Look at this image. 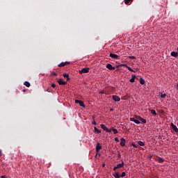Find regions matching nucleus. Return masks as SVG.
<instances>
[{
  "instance_id": "a18cd8bd",
  "label": "nucleus",
  "mask_w": 178,
  "mask_h": 178,
  "mask_svg": "<svg viewBox=\"0 0 178 178\" xmlns=\"http://www.w3.org/2000/svg\"><path fill=\"white\" fill-rule=\"evenodd\" d=\"M0 156H2V154H0Z\"/></svg>"
},
{
  "instance_id": "37998d69",
  "label": "nucleus",
  "mask_w": 178,
  "mask_h": 178,
  "mask_svg": "<svg viewBox=\"0 0 178 178\" xmlns=\"http://www.w3.org/2000/svg\"><path fill=\"white\" fill-rule=\"evenodd\" d=\"M100 94H104V92H100Z\"/></svg>"
},
{
  "instance_id": "c85d7f7f",
  "label": "nucleus",
  "mask_w": 178,
  "mask_h": 178,
  "mask_svg": "<svg viewBox=\"0 0 178 178\" xmlns=\"http://www.w3.org/2000/svg\"><path fill=\"white\" fill-rule=\"evenodd\" d=\"M126 176V172H123L122 175L120 176V177H124Z\"/></svg>"
},
{
  "instance_id": "9d476101",
  "label": "nucleus",
  "mask_w": 178,
  "mask_h": 178,
  "mask_svg": "<svg viewBox=\"0 0 178 178\" xmlns=\"http://www.w3.org/2000/svg\"><path fill=\"white\" fill-rule=\"evenodd\" d=\"M120 145H121V147H124V145H126V139L125 138H121Z\"/></svg>"
},
{
  "instance_id": "473e14b6",
  "label": "nucleus",
  "mask_w": 178,
  "mask_h": 178,
  "mask_svg": "<svg viewBox=\"0 0 178 178\" xmlns=\"http://www.w3.org/2000/svg\"><path fill=\"white\" fill-rule=\"evenodd\" d=\"M47 92H51V91H52V90H51V88H49L47 89Z\"/></svg>"
},
{
  "instance_id": "58836bf2",
  "label": "nucleus",
  "mask_w": 178,
  "mask_h": 178,
  "mask_svg": "<svg viewBox=\"0 0 178 178\" xmlns=\"http://www.w3.org/2000/svg\"><path fill=\"white\" fill-rule=\"evenodd\" d=\"M116 169H118V167L117 166H115V167H114L113 168V170H116Z\"/></svg>"
},
{
  "instance_id": "b1692460",
  "label": "nucleus",
  "mask_w": 178,
  "mask_h": 178,
  "mask_svg": "<svg viewBox=\"0 0 178 178\" xmlns=\"http://www.w3.org/2000/svg\"><path fill=\"white\" fill-rule=\"evenodd\" d=\"M63 66H66L65 63H60L59 65H58V67H63Z\"/></svg>"
},
{
  "instance_id": "39448f33",
  "label": "nucleus",
  "mask_w": 178,
  "mask_h": 178,
  "mask_svg": "<svg viewBox=\"0 0 178 178\" xmlns=\"http://www.w3.org/2000/svg\"><path fill=\"white\" fill-rule=\"evenodd\" d=\"M59 86H66V84H67V81H64L63 80L60 79H58L57 80Z\"/></svg>"
},
{
  "instance_id": "423d86ee",
  "label": "nucleus",
  "mask_w": 178,
  "mask_h": 178,
  "mask_svg": "<svg viewBox=\"0 0 178 178\" xmlns=\"http://www.w3.org/2000/svg\"><path fill=\"white\" fill-rule=\"evenodd\" d=\"M113 99L115 101V102H120V97L118 95H113Z\"/></svg>"
},
{
  "instance_id": "f3484780",
  "label": "nucleus",
  "mask_w": 178,
  "mask_h": 178,
  "mask_svg": "<svg viewBox=\"0 0 178 178\" xmlns=\"http://www.w3.org/2000/svg\"><path fill=\"white\" fill-rule=\"evenodd\" d=\"M138 144L140 147H144V145H145V144L143 141H141V140L138 141Z\"/></svg>"
},
{
  "instance_id": "79ce46f5",
  "label": "nucleus",
  "mask_w": 178,
  "mask_h": 178,
  "mask_svg": "<svg viewBox=\"0 0 178 178\" xmlns=\"http://www.w3.org/2000/svg\"><path fill=\"white\" fill-rule=\"evenodd\" d=\"M118 156H119V158H120V156H121L120 154H118Z\"/></svg>"
},
{
  "instance_id": "cd10ccee",
  "label": "nucleus",
  "mask_w": 178,
  "mask_h": 178,
  "mask_svg": "<svg viewBox=\"0 0 178 178\" xmlns=\"http://www.w3.org/2000/svg\"><path fill=\"white\" fill-rule=\"evenodd\" d=\"M161 98H166V94H163V93H161Z\"/></svg>"
},
{
  "instance_id": "bb28decb",
  "label": "nucleus",
  "mask_w": 178,
  "mask_h": 178,
  "mask_svg": "<svg viewBox=\"0 0 178 178\" xmlns=\"http://www.w3.org/2000/svg\"><path fill=\"white\" fill-rule=\"evenodd\" d=\"M134 123H136V124H140V120L135 119Z\"/></svg>"
},
{
  "instance_id": "49530a36",
  "label": "nucleus",
  "mask_w": 178,
  "mask_h": 178,
  "mask_svg": "<svg viewBox=\"0 0 178 178\" xmlns=\"http://www.w3.org/2000/svg\"><path fill=\"white\" fill-rule=\"evenodd\" d=\"M103 166H105V164H103Z\"/></svg>"
},
{
  "instance_id": "4468645a",
  "label": "nucleus",
  "mask_w": 178,
  "mask_h": 178,
  "mask_svg": "<svg viewBox=\"0 0 178 178\" xmlns=\"http://www.w3.org/2000/svg\"><path fill=\"white\" fill-rule=\"evenodd\" d=\"M94 130H95V134H99L101 133V130H99L98 129H97V127H94Z\"/></svg>"
},
{
  "instance_id": "0eeeda50",
  "label": "nucleus",
  "mask_w": 178,
  "mask_h": 178,
  "mask_svg": "<svg viewBox=\"0 0 178 178\" xmlns=\"http://www.w3.org/2000/svg\"><path fill=\"white\" fill-rule=\"evenodd\" d=\"M106 67L108 69V70H115V67L112 66L111 64H106Z\"/></svg>"
},
{
  "instance_id": "2f4dec72",
  "label": "nucleus",
  "mask_w": 178,
  "mask_h": 178,
  "mask_svg": "<svg viewBox=\"0 0 178 178\" xmlns=\"http://www.w3.org/2000/svg\"><path fill=\"white\" fill-rule=\"evenodd\" d=\"M131 145H132V147H134V148H137V146L135 143H132Z\"/></svg>"
},
{
  "instance_id": "c9c22d12",
  "label": "nucleus",
  "mask_w": 178,
  "mask_h": 178,
  "mask_svg": "<svg viewBox=\"0 0 178 178\" xmlns=\"http://www.w3.org/2000/svg\"><path fill=\"white\" fill-rule=\"evenodd\" d=\"M64 63H65V65H70V62H67V61L64 62Z\"/></svg>"
},
{
  "instance_id": "f8f14e48",
  "label": "nucleus",
  "mask_w": 178,
  "mask_h": 178,
  "mask_svg": "<svg viewBox=\"0 0 178 178\" xmlns=\"http://www.w3.org/2000/svg\"><path fill=\"white\" fill-rule=\"evenodd\" d=\"M171 56H173L174 58H177L178 53L176 51H172L170 54Z\"/></svg>"
},
{
  "instance_id": "c03bdc74",
  "label": "nucleus",
  "mask_w": 178,
  "mask_h": 178,
  "mask_svg": "<svg viewBox=\"0 0 178 178\" xmlns=\"http://www.w3.org/2000/svg\"><path fill=\"white\" fill-rule=\"evenodd\" d=\"M0 154H2V151L0 149Z\"/></svg>"
},
{
  "instance_id": "412c9836",
  "label": "nucleus",
  "mask_w": 178,
  "mask_h": 178,
  "mask_svg": "<svg viewBox=\"0 0 178 178\" xmlns=\"http://www.w3.org/2000/svg\"><path fill=\"white\" fill-rule=\"evenodd\" d=\"M150 112H151L152 115H154V116H156L157 113H156V111L155 110L152 109L150 111Z\"/></svg>"
},
{
  "instance_id": "a211bd4d",
  "label": "nucleus",
  "mask_w": 178,
  "mask_h": 178,
  "mask_svg": "<svg viewBox=\"0 0 178 178\" xmlns=\"http://www.w3.org/2000/svg\"><path fill=\"white\" fill-rule=\"evenodd\" d=\"M140 83L143 85L145 84V80H144V79L140 78Z\"/></svg>"
},
{
  "instance_id": "ea45409f",
  "label": "nucleus",
  "mask_w": 178,
  "mask_h": 178,
  "mask_svg": "<svg viewBox=\"0 0 178 178\" xmlns=\"http://www.w3.org/2000/svg\"><path fill=\"white\" fill-rule=\"evenodd\" d=\"M53 76H58V74L53 72Z\"/></svg>"
},
{
  "instance_id": "f257e3e1",
  "label": "nucleus",
  "mask_w": 178,
  "mask_h": 178,
  "mask_svg": "<svg viewBox=\"0 0 178 178\" xmlns=\"http://www.w3.org/2000/svg\"><path fill=\"white\" fill-rule=\"evenodd\" d=\"M100 126H101V128L102 129V130H104V131H106V133H112V129H108V127H106V126H105V124H102Z\"/></svg>"
},
{
  "instance_id": "393cba45",
  "label": "nucleus",
  "mask_w": 178,
  "mask_h": 178,
  "mask_svg": "<svg viewBox=\"0 0 178 178\" xmlns=\"http://www.w3.org/2000/svg\"><path fill=\"white\" fill-rule=\"evenodd\" d=\"M163 162H165V159H162V158H160V159H159V163H163Z\"/></svg>"
},
{
  "instance_id": "20e7f679",
  "label": "nucleus",
  "mask_w": 178,
  "mask_h": 178,
  "mask_svg": "<svg viewBox=\"0 0 178 178\" xmlns=\"http://www.w3.org/2000/svg\"><path fill=\"white\" fill-rule=\"evenodd\" d=\"M75 104H79L80 106H82V108H86V105L84 104V102L81 100H75Z\"/></svg>"
},
{
  "instance_id": "5701e85b",
  "label": "nucleus",
  "mask_w": 178,
  "mask_h": 178,
  "mask_svg": "<svg viewBox=\"0 0 178 178\" xmlns=\"http://www.w3.org/2000/svg\"><path fill=\"white\" fill-rule=\"evenodd\" d=\"M111 131L114 133V134H118V129L112 128Z\"/></svg>"
},
{
  "instance_id": "c756f323",
  "label": "nucleus",
  "mask_w": 178,
  "mask_h": 178,
  "mask_svg": "<svg viewBox=\"0 0 178 178\" xmlns=\"http://www.w3.org/2000/svg\"><path fill=\"white\" fill-rule=\"evenodd\" d=\"M128 58L129 59H136V56H129Z\"/></svg>"
},
{
  "instance_id": "ddd939ff",
  "label": "nucleus",
  "mask_w": 178,
  "mask_h": 178,
  "mask_svg": "<svg viewBox=\"0 0 178 178\" xmlns=\"http://www.w3.org/2000/svg\"><path fill=\"white\" fill-rule=\"evenodd\" d=\"M123 166H124V162H123V161H122L121 163H119L117 165L118 169H120V168H123Z\"/></svg>"
},
{
  "instance_id": "dca6fc26",
  "label": "nucleus",
  "mask_w": 178,
  "mask_h": 178,
  "mask_svg": "<svg viewBox=\"0 0 178 178\" xmlns=\"http://www.w3.org/2000/svg\"><path fill=\"white\" fill-rule=\"evenodd\" d=\"M136 80V75H132V78L129 80L130 83H134Z\"/></svg>"
},
{
  "instance_id": "09e8293b",
  "label": "nucleus",
  "mask_w": 178,
  "mask_h": 178,
  "mask_svg": "<svg viewBox=\"0 0 178 178\" xmlns=\"http://www.w3.org/2000/svg\"><path fill=\"white\" fill-rule=\"evenodd\" d=\"M23 91L24 92V91H26V90H24Z\"/></svg>"
},
{
  "instance_id": "4be33fe9",
  "label": "nucleus",
  "mask_w": 178,
  "mask_h": 178,
  "mask_svg": "<svg viewBox=\"0 0 178 178\" xmlns=\"http://www.w3.org/2000/svg\"><path fill=\"white\" fill-rule=\"evenodd\" d=\"M24 86H26V87H30V82L29 81H25L24 83Z\"/></svg>"
},
{
  "instance_id": "e433bc0d",
  "label": "nucleus",
  "mask_w": 178,
  "mask_h": 178,
  "mask_svg": "<svg viewBox=\"0 0 178 178\" xmlns=\"http://www.w3.org/2000/svg\"><path fill=\"white\" fill-rule=\"evenodd\" d=\"M92 124H94L95 126H97V122H95V121H93V122H92Z\"/></svg>"
},
{
  "instance_id": "7c9ffc66",
  "label": "nucleus",
  "mask_w": 178,
  "mask_h": 178,
  "mask_svg": "<svg viewBox=\"0 0 178 178\" xmlns=\"http://www.w3.org/2000/svg\"><path fill=\"white\" fill-rule=\"evenodd\" d=\"M135 120H136V118H130V121H131V122H134Z\"/></svg>"
},
{
  "instance_id": "6ab92c4d",
  "label": "nucleus",
  "mask_w": 178,
  "mask_h": 178,
  "mask_svg": "<svg viewBox=\"0 0 178 178\" xmlns=\"http://www.w3.org/2000/svg\"><path fill=\"white\" fill-rule=\"evenodd\" d=\"M115 178H120V175H119V172H115L113 175Z\"/></svg>"
},
{
  "instance_id": "a19ab883",
  "label": "nucleus",
  "mask_w": 178,
  "mask_h": 178,
  "mask_svg": "<svg viewBox=\"0 0 178 178\" xmlns=\"http://www.w3.org/2000/svg\"><path fill=\"white\" fill-rule=\"evenodd\" d=\"M110 112H113V108H111Z\"/></svg>"
},
{
  "instance_id": "2eb2a0df",
  "label": "nucleus",
  "mask_w": 178,
  "mask_h": 178,
  "mask_svg": "<svg viewBox=\"0 0 178 178\" xmlns=\"http://www.w3.org/2000/svg\"><path fill=\"white\" fill-rule=\"evenodd\" d=\"M63 77L67 78V81H69L70 80V78H69V74H63Z\"/></svg>"
},
{
  "instance_id": "7ed1b4c3",
  "label": "nucleus",
  "mask_w": 178,
  "mask_h": 178,
  "mask_svg": "<svg viewBox=\"0 0 178 178\" xmlns=\"http://www.w3.org/2000/svg\"><path fill=\"white\" fill-rule=\"evenodd\" d=\"M90 72V68L84 67L81 70L79 71L80 74H83V73H88Z\"/></svg>"
},
{
  "instance_id": "1a4fd4ad",
  "label": "nucleus",
  "mask_w": 178,
  "mask_h": 178,
  "mask_svg": "<svg viewBox=\"0 0 178 178\" xmlns=\"http://www.w3.org/2000/svg\"><path fill=\"white\" fill-rule=\"evenodd\" d=\"M109 56L110 58H112V59H119V56H118V54H113L111 53Z\"/></svg>"
},
{
  "instance_id": "de8ad7c7",
  "label": "nucleus",
  "mask_w": 178,
  "mask_h": 178,
  "mask_svg": "<svg viewBox=\"0 0 178 178\" xmlns=\"http://www.w3.org/2000/svg\"><path fill=\"white\" fill-rule=\"evenodd\" d=\"M177 88H178V83H177Z\"/></svg>"
},
{
  "instance_id": "72a5a7b5",
  "label": "nucleus",
  "mask_w": 178,
  "mask_h": 178,
  "mask_svg": "<svg viewBox=\"0 0 178 178\" xmlns=\"http://www.w3.org/2000/svg\"><path fill=\"white\" fill-rule=\"evenodd\" d=\"M51 87H52L53 88H55V87H56V85L55 83H52V84H51Z\"/></svg>"
},
{
  "instance_id": "a878e982",
  "label": "nucleus",
  "mask_w": 178,
  "mask_h": 178,
  "mask_svg": "<svg viewBox=\"0 0 178 178\" xmlns=\"http://www.w3.org/2000/svg\"><path fill=\"white\" fill-rule=\"evenodd\" d=\"M131 1V0H124V3L126 5H129V3H130Z\"/></svg>"
},
{
  "instance_id": "f704fd0d",
  "label": "nucleus",
  "mask_w": 178,
  "mask_h": 178,
  "mask_svg": "<svg viewBox=\"0 0 178 178\" xmlns=\"http://www.w3.org/2000/svg\"><path fill=\"white\" fill-rule=\"evenodd\" d=\"M115 141H116V143H119V138H115Z\"/></svg>"
},
{
  "instance_id": "f03ea898",
  "label": "nucleus",
  "mask_w": 178,
  "mask_h": 178,
  "mask_svg": "<svg viewBox=\"0 0 178 178\" xmlns=\"http://www.w3.org/2000/svg\"><path fill=\"white\" fill-rule=\"evenodd\" d=\"M135 119H137L138 120H140V122H142V123H147V120L141 118L140 116H138V115H135L134 116Z\"/></svg>"
},
{
  "instance_id": "6e6552de",
  "label": "nucleus",
  "mask_w": 178,
  "mask_h": 178,
  "mask_svg": "<svg viewBox=\"0 0 178 178\" xmlns=\"http://www.w3.org/2000/svg\"><path fill=\"white\" fill-rule=\"evenodd\" d=\"M100 149H102V146L99 144V143H97L96 145V152H99Z\"/></svg>"
},
{
  "instance_id": "aec40b11",
  "label": "nucleus",
  "mask_w": 178,
  "mask_h": 178,
  "mask_svg": "<svg viewBox=\"0 0 178 178\" xmlns=\"http://www.w3.org/2000/svg\"><path fill=\"white\" fill-rule=\"evenodd\" d=\"M124 66L125 67H127V69H128V70H129V72H135L134 71L133 69H131V67H129L127 65H125Z\"/></svg>"
},
{
  "instance_id": "4c0bfd02",
  "label": "nucleus",
  "mask_w": 178,
  "mask_h": 178,
  "mask_svg": "<svg viewBox=\"0 0 178 178\" xmlns=\"http://www.w3.org/2000/svg\"><path fill=\"white\" fill-rule=\"evenodd\" d=\"M126 65L127 64H121L120 66H124V67H126Z\"/></svg>"
},
{
  "instance_id": "9b49d317",
  "label": "nucleus",
  "mask_w": 178,
  "mask_h": 178,
  "mask_svg": "<svg viewBox=\"0 0 178 178\" xmlns=\"http://www.w3.org/2000/svg\"><path fill=\"white\" fill-rule=\"evenodd\" d=\"M171 127L172 130L175 131V133H178V128L176 125H174L173 123H171Z\"/></svg>"
}]
</instances>
